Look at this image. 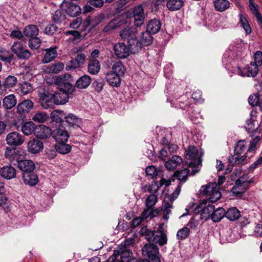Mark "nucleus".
Masks as SVG:
<instances>
[{
  "label": "nucleus",
  "instance_id": "obj_1",
  "mask_svg": "<svg viewBox=\"0 0 262 262\" xmlns=\"http://www.w3.org/2000/svg\"><path fill=\"white\" fill-rule=\"evenodd\" d=\"M214 210V206L212 204H207V202L204 201L198 205L194 210L195 214H200V218L206 220L210 217L211 218L212 211Z\"/></svg>",
  "mask_w": 262,
  "mask_h": 262
},
{
  "label": "nucleus",
  "instance_id": "obj_2",
  "mask_svg": "<svg viewBox=\"0 0 262 262\" xmlns=\"http://www.w3.org/2000/svg\"><path fill=\"white\" fill-rule=\"evenodd\" d=\"M143 254L148 257L151 262H161L159 248L154 244H146L142 249Z\"/></svg>",
  "mask_w": 262,
  "mask_h": 262
},
{
  "label": "nucleus",
  "instance_id": "obj_3",
  "mask_svg": "<svg viewBox=\"0 0 262 262\" xmlns=\"http://www.w3.org/2000/svg\"><path fill=\"white\" fill-rule=\"evenodd\" d=\"M11 50L20 60H27L32 55V53L19 41L14 42L11 47Z\"/></svg>",
  "mask_w": 262,
  "mask_h": 262
},
{
  "label": "nucleus",
  "instance_id": "obj_4",
  "mask_svg": "<svg viewBox=\"0 0 262 262\" xmlns=\"http://www.w3.org/2000/svg\"><path fill=\"white\" fill-rule=\"evenodd\" d=\"M61 8L66 11V13L71 17H76L81 12V7L72 0H64L61 4Z\"/></svg>",
  "mask_w": 262,
  "mask_h": 262
},
{
  "label": "nucleus",
  "instance_id": "obj_5",
  "mask_svg": "<svg viewBox=\"0 0 262 262\" xmlns=\"http://www.w3.org/2000/svg\"><path fill=\"white\" fill-rule=\"evenodd\" d=\"M185 156L187 159L191 161L189 164V166L190 167H196L202 163L198 149L194 146H189L185 150Z\"/></svg>",
  "mask_w": 262,
  "mask_h": 262
},
{
  "label": "nucleus",
  "instance_id": "obj_6",
  "mask_svg": "<svg viewBox=\"0 0 262 262\" xmlns=\"http://www.w3.org/2000/svg\"><path fill=\"white\" fill-rule=\"evenodd\" d=\"M5 140L10 146H19L24 143L25 138L17 132L13 131L7 135Z\"/></svg>",
  "mask_w": 262,
  "mask_h": 262
},
{
  "label": "nucleus",
  "instance_id": "obj_7",
  "mask_svg": "<svg viewBox=\"0 0 262 262\" xmlns=\"http://www.w3.org/2000/svg\"><path fill=\"white\" fill-rule=\"evenodd\" d=\"M27 147L28 152L35 154L40 152L43 149V144L37 138H33L28 141Z\"/></svg>",
  "mask_w": 262,
  "mask_h": 262
},
{
  "label": "nucleus",
  "instance_id": "obj_8",
  "mask_svg": "<svg viewBox=\"0 0 262 262\" xmlns=\"http://www.w3.org/2000/svg\"><path fill=\"white\" fill-rule=\"evenodd\" d=\"M113 50L115 55L120 59L127 58L130 54L129 49L124 42H118L114 46Z\"/></svg>",
  "mask_w": 262,
  "mask_h": 262
},
{
  "label": "nucleus",
  "instance_id": "obj_9",
  "mask_svg": "<svg viewBox=\"0 0 262 262\" xmlns=\"http://www.w3.org/2000/svg\"><path fill=\"white\" fill-rule=\"evenodd\" d=\"M134 24L136 27H140L144 24L145 14L142 5L135 7L133 11Z\"/></svg>",
  "mask_w": 262,
  "mask_h": 262
},
{
  "label": "nucleus",
  "instance_id": "obj_10",
  "mask_svg": "<svg viewBox=\"0 0 262 262\" xmlns=\"http://www.w3.org/2000/svg\"><path fill=\"white\" fill-rule=\"evenodd\" d=\"M20 151L15 147H8L5 149V156L9 160L11 164L15 165V162L18 163L20 161Z\"/></svg>",
  "mask_w": 262,
  "mask_h": 262
},
{
  "label": "nucleus",
  "instance_id": "obj_11",
  "mask_svg": "<svg viewBox=\"0 0 262 262\" xmlns=\"http://www.w3.org/2000/svg\"><path fill=\"white\" fill-rule=\"evenodd\" d=\"M85 55L84 53L78 54L72 58L66 66L67 70L75 69L81 67L84 63Z\"/></svg>",
  "mask_w": 262,
  "mask_h": 262
},
{
  "label": "nucleus",
  "instance_id": "obj_12",
  "mask_svg": "<svg viewBox=\"0 0 262 262\" xmlns=\"http://www.w3.org/2000/svg\"><path fill=\"white\" fill-rule=\"evenodd\" d=\"M258 72V66L251 62L247 67L242 70L240 68H237L238 74L242 76L255 77Z\"/></svg>",
  "mask_w": 262,
  "mask_h": 262
},
{
  "label": "nucleus",
  "instance_id": "obj_13",
  "mask_svg": "<svg viewBox=\"0 0 262 262\" xmlns=\"http://www.w3.org/2000/svg\"><path fill=\"white\" fill-rule=\"evenodd\" d=\"M51 129L45 125H39L36 126L35 135L37 138L46 139L52 136Z\"/></svg>",
  "mask_w": 262,
  "mask_h": 262
},
{
  "label": "nucleus",
  "instance_id": "obj_14",
  "mask_svg": "<svg viewBox=\"0 0 262 262\" xmlns=\"http://www.w3.org/2000/svg\"><path fill=\"white\" fill-rule=\"evenodd\" d=\"M69 136L67 131L60 128H56L52 133V137L57 143L67 142Z\"/></svg>",
  "mask_w": 262,
  "mask_h": 262
},
{
  "label": "nucleus",
  "instance_id": "obj_15",
  "mask_svg": "<svg viewBox=\"0 0 262 262\" xmlns=\"http://www.w3.org/2000/svg\"><path fill=\"white\" fill-rule=\"evenodd\" d=\"M18 168L23 173L33 172L35 169V164L32 160H20L17 163Z\"/></svg>",
  "mask_w": 262,
  "mask_h": 262
},
{
  "label": "nucleus",
  "instance_id": "obj_16",
  "mask_svg": "<svg viewBox=\"0 0 262 262\" xmlns=\"http://www.w3.org/2000/svg\"><path fill=\"white\" fill-rule=\"evenodd\" d=\"M137 31L136 29L133 27H128L122 30L120 32V36L121 39L127 42L132 39H134L137 36Z\"/></svg>",
  "mask_w": 262,
  "mask_h": 262
},
{
  "label": "nucleus",
  "instance_id": "obj_17",
  "mask_svg": "<svg viewBox=\"0 0 262 262\" xmlns=\"http://www.w3.org/2000/svg\"><path fill=\"white\" fill-rule=\"evenodd\" d=\"M114 254L118 255V257L121 258L124 262L128 261L132 255V251L130 248H126L125 247L118 246L116 250H114Z\"/></svg>",
  "mask_w": 262,
  "mask_h": 262
},
{
  "label": "nucleus",
  "instance_id": "obj_18",
  "mask_svg": "<svg viewBox=\"0 0 262 262\" xmlns=\"http://www.w3.org/2000/svg\"><path fill=\"white\" fill-rule=\"evenodd\" d=\"M52 96V94L48 92L40 94V102L43 107L46 108L53 107V104L55 103Z\"/></svg>",
  "mask_w": 262,
  "mask_h": 262
},
{
  "label": "nucleus",
  "instance_id": "obj_19",
  "mask_svg": "<svg viewBox=\"0 0 262 262\" xmlns=\"http://www.w3.org/2000/svg\"><path fill=\"white\" fill-rule=\"evenodd\" d=\"M52 98L54 100L55 104H64L67 102L69 99V95L68 93L63 92L61 90L52 94Z\"/></svg>",
  "mask_w": 262,
  "mask_h": 262
},
{
  "label": "nucleus",
  "instance_id": "obj_20",
  "mask_svg": "<svg viewBox=\"0 0 262 262\" xmlns=\"http://www.w3.org/2000/svg\"><path fill=\"white\" fill-rule=\"evenodd\" d=\"M161 21L156 18L149 20L146 25V30L151 33L155 34L159 32L161 28Z\"/></svg>",
  "mask_w": 262,
  "mask_h": 262
},
{
  "label": "nucleus",
  "instance_id": "obj_21",
  "mask_svg": "<svg viewBox=\"0 0 262 262\" xmlns=\"http://www.w3.org/2000/svg\"><path fill=\"white\" fill-rule=\"evenodd\" d=\"M33 103L30 100H25L19 103L17 106V112L20 114L29 113L33 108Z\"/></svg>",
  "mask_w": 262,
  "mask_h": 262
},
{
  "label": "nucleus",
  "instance_id": "obj_22",
  "mask_svg": "<svg viewBox=\"0 0 262 262\" xmlns=\"http://www.w3.org/2000/svg\"><path fill=\"white\" fill-rule=\"evenodd\" d=\"M22 177L24 183L31 186H35L38 182V177L33 171L23 173Z\"/></svg>",
  "mask_w": 262,
  "mask_h": 262
},
{
  "label": "nucleus",
  "instance_id": "obj_23",
  "mask_svg": "<svg viewBox=\"0 0 262 262\" xmlns=\"http://www.w3.org/2000/svg\"><path fill=\"white\" fill-rule=\"evenodd\" d=\"M16 171L12 166H4L0 169V176L7 180L12 179L16 177Z\"/></svg>",
  "mask_w": 262,
  "mask_h": 262
},
{
  "label": "nucleus",
  "instance_id": "obj_24",
  "mask_svg": "<svg viewBox=\"0 0 262 262\" xmlns=\"http://www.w3.org/2000/svg\"><path fill=\"white\" fill-rule=\"evenodd\" d=\"M92 82L91 77L87 75L80 77L76 81L75 86L79 89L87 88Z\"/></svg>",
  "mask_w": 262,
  "mask_h": 262
},
{
  "label": "nucleus",
  "instance_id": "obj_25",
  "mask_svg": "<svg viewBox=\"0 0 262 262\" xmlns=\"http://www.w3.org/2000/svg\"><path fill=\"white\" fill-rule=\"evenodd\" d=\"M46 52L44 57L42 59V61L44 63H49L53 60L57 56L56 47H51L50 48L45 49Z\"/></svg>",
  "mask_w": 262,
  "mask_h": 262
},
{
  "label": "nucleus",
  "instance_id": "obj_26",
  "mask_svg": "<svg viewBox=\"0 0 262 262\" xmlns=\"http://www.w3.org/2000/svg\"><path fill=\"white\" fill-rule=\"evenodd\" d=\"M166 8L170 11L180 10L184 5L183 0H166Z\"/></svg>",
  "mask_w": 262,
  "mask_h": 262
},
{
  "label": "nucleus",
  "instance_id": "obj_27",
  "mask_svg": "<svg viewBox=\"0 0 262 262\" xmlns=\"http://www.w3.org/2000/svg\"><path fill=\"white\" fill-rule=\"evenodd\" d=\"M182 161V158L181 157L174 155L170 160L165 162V165L167 170H172L181 164Z\"/></svg>",
  "mask_w": 262,
  "mask_h": 262
},
{
  "label": "nucleus",
  "instance_id": "obj_28",
  "mask_svg": "<svg viewBox=\"0 0 262 262\" xmlns=\"http://www.w3.org/2000/svg\"><path fill=\"white\" fill-rule=\"evenodd\" d=\"M256 113L255 111H251V117L247 121V125L246 126V129L249 133H254L256 132L258 129V126H255V123L256 121Z\"/></svg>",
  "mask_w": 262,
  "mask_h": 262
},
{
  "label": "nucleus",
  "instance_id": "obj_29",
  "mask_svg": "<svg viewBox=\"0 0 262 262\" xmlns=\"http://www.w3.org/2000/svg\"><path fill=\"white\" fill-rule=\"evenodd\" d=\"M248 188L249 186L235 182V185L232 188L231 192L234 196L241 197Z\"/></svg>",
  "mask_w": 262,
  "mask_h": 262
},
{
  "label": "nucleus",
  "instance_id": "obj_30",
  "mask_svg": "<svg viewBox=\"0 0 262 262\" xmlns=\"http://www.w3.org/2000/svg\"><path fill=\"white\" fill-rule=\"evenodd\" d=\"M127 48L129 49V52L132 54L138 53L142 48V45L137 36L134 39H132L127 42Z\"/></svg>",
  "mask_w": 262,
  "mask_h": 262
},
{
  "label": "nucleus",
  "instance_id": "obj_31",
  "mask_svg": "<svg viewBox=\"0 0 262 262\" xmlns=\"http://www.w3.org/2000/svg\"><path fill=\"white\" fill-rule=\"evenodd\" d=\"M36 126L32 121L25 122L21 125V130L26 136H29L33 133L35 134Z\"/></svg>",
  "mask_w": 262,
  "mask_h": 262
},
{
  "label": "nucleus",
  "instance_id": "obj_32",
  "mask_svg": "<svg viewBox=\"0 0 262 262\" xmlns=\"http://www.w3.org/2000/svg\"><path fill=\"white\" fill-rule=\"evenodd\" d=\"M164 184L168 186L170 184V182L163 178L161 179L159 184L158 182L155 181L152 182L148 187V191L151 193V194H156L160 188Z\"/></svg>",
  "mask_w": 262,
  "mask_h": 262
},
{
  "label": "nucleus",
  "instance_id": "obj_33",
  "mask_svg": "<svg viewBox=\"0 0 262 262\" xmlns=\"http://www.w3.org/2000/svg\"><path fill=\"white\" fill-rule=\"evenodd\" d=\"M123 23L124 21L118 20L117 19H113L103 28V32L104 33L110 32L114 30L122 27Z\"/></svg>",
  "mask_w": 262,
  "mask_h": 262
},
{
  "label": "nucleus",
  "instance_id": "obj_34",
  "mask_svg": "<svg viewBox=\"0 0 262 262\" xmlns=\"http://www.w3.org/2000/svg\"><path fill=\"white\" fill-rule=\"evenodd\" d=\"M39 30L36 26L29 25L26 26L24 30V35L29 38L36 37L38 34Z\"/></svg>",
  "mask_w": 262,
  "mask_h": 262
},
{
  "label": "nucleus",
  "instance_id": "obj_35",
  "mask_svg": "<svg viewBox=\"0 0 262 262\" xmlns=\"http://www.w3.org/2000/svg\"><path fill=\"white\" fill-rule=\"evenodd\" d=\"M106 81L113 86L118 87L120 85L121 79L120 76L111 72L106 74Z\"/></svg>",
  "mask_w": 262,
  "mask_h": 262
},
{
  "label": "nucleus",
  "instance_id": "obj_36",
  "mask_svg": "<svg viewBox=\"0 0 262 262\" xmlns=\"http://www.w3.org/2000/svg\"><path fill=\"white\" fill-rule=\"evenodd\" d=\"M3 106L7 110L12 108L16 104V99L13 94L6 96L3 100Z\"/></svg>",
  "mask_w": 262,
  "mask_h": 262
},
{
  "label": "nucleus",
  "instance_id": "obj_37",
  "mask_svg": "<svg viewBox=\"0 0 262 262\" xmlns=\"http://www.w3.org/2000/svg\"><path fill=\"white\" fill-rule=\"evenodd\" d=\"M225 216L231 221H236L241 216V212L236 207H231L225 211Z\"/></svg>",
  "mask_w": 262,
  "mask_h": 262
},
{
  "label": "nucleus",
  "instance_id": "obj_38",
  "mask_svg": "<svg viewBox=\"0 0 262 262\" xmlns=\"http://www.w3.org/2000/svg\"><path fill=\"white\" fill-rule=\"evenodd\" d=\"M152 34V33L147 30L141 33L139 40L142 46H148L152 43L153 41Z\"/></svg>",
  "mask_w": 262,
  "mask_h": 262
},
{
  "label": "nucleus",
  "instance_id": "obj_39",
  "mask_svg": "<svg viewBox=\"0 0 262 262\" xmlns=\"http://www.w3.org/2000/svg\"><path fill=\"white\" fill-rule=\"evenodd\" d=\"M52 20L56 24H61L66 19V12L61 9H59L54 12L52 16Z\"/></svg>",
  "mask_w": 262,
  "mask_h": 262
},
{
  "label": "nucleus",
  "instance_id": "obj_40",
  "mask_svg": "<svg viewBox=\"0 0 262 262\" xmlns=\"http://www.w3.org/2000/svg\"><path fill=\"white\" fill-rule=\"evenodd\" d=\"M88 72L93 75L98 73L100 69V64L97 59H91L90 60L88 67Z\"/></svg>",
  "mask_w": 262,
  "mask_h": 262
},
{
  "label": "nucleus",
  "instance_id": "obj_41",
  "mask_svg": "<svg viewBox=\"0 0 262 262\" xmlns=\"http://www.w3.org/2000/svg\"><path fill=\"white\" fill-rule=\"evenodd\" d=\"M230 4L228 0H215L214 1L215 9L220 12H223L228 9Z\"/></svg>",
  "mask_w": 262,
  "mask_h": 262
},
{
  "label": "nucleus",
  "instance_id": "obj_42",
  "mask_svg": "<svg viewBox=\"0 0 262 262\" xmlns=\"http://www.w3.org/2000/svg\"><path fill=\"white\" fill-rule=\"evenodd\" d=\"M224 216H225V210L222 207H219L212 211L211 220L214 222L220 221Z\"/></svg>",
  "mask_w": 262,
  "mask_h": 262
},
{
  "label": "nucleus",
  "instance_id": "obj_43",
  "mask_svg": "<svg viewBox=\"0 0 262 262\" xmlns=\"http://www.w3.org/2000/svg\"><path fill=\"white\" fill-rule=\"evenodd\" d=\"M125 71V68L121 61H118L113 64L112 67V72L121 77L124 76Z\"/></svg>",
  "mask_w": 262,
  "mask_h": 262
},
{
  "label": "nucleus",
  "instance_id": "obj_44",
  "mask_svg": "<svg viewBox=\"0 0 262 262\" xmlns=\"http://www.w3.org/2000/svg\"><path fill=\"white\" fill-rule=\"evenodd\" d=\"M66 142L57 143L55 145V148L57 151L63 155L68 154L71 150V146L70 145L66 144Z\"/></svg>",
  "mask_w": 262,
  "mask_h": 262
},
{
  "label": "nucleus",
  "instance_id": "obj_45",
  "mask_svg": "<svg viewBox=\"0 0 262 262\" xmlns=\"http://www.w3.org/2000/svg\"><path fill=\"white\" fill-rule=\"evenodd\" d=\"M167 237L166 233L156 232L155 234L153 242L160 246H163L167 243Z\"/></svg>",
  "mask_w": 262,
  "mask_h": 262
},
{
  "label": "nucleus",
  "instance_id": "obj_46",
  "mask_svg": "<svg viewBox=\"0 0 262 262\" xmlns=\"http://www.w3.org/2000/svg\"><path fill=\"white\" fill-rule=\"evenodd\" d=\"M156 233V231L151 230L147 227L142 228L140 230V234L144 236L148 241L153 242L154 236Z\"/></svg>",
  "mask_w": 262,
  "mask_h": 262
},
{
  "label": "nucleus",
  "instance_id": "obj_47",
  "mask_svg": "<svg viewBox=\"0 0 262 262\" xmlns=\"http://www.w3.org/2000/svg\"><path fill=\"white\" fill-rule=\"evenodd\" d=\"M64 118L66 122L72 126H79V124L81 123L80 119L73 114H69L68 115L64 116Z\"/></svg>",
  "mask_w": 262,
  "mask_h": 262
},
{
  "label": "nucleus",
  "instance_id": "obj_48",
  "mask_svg": "<svg viewBox=\"0 0 262 262\" xmlns=\"http://www.w3.org/2000/svg\"><path fill=\"white\" fill-rule=\"evenodd\" d=\"M189 172L187 168H184L181 170H177L174 173V176L179 181L184 183L187 180Z\"/></svg>",
  "mask_w": 262,
  "mask_h": 262
},
{
  "label": "nucleus",
  "instance_id": "obj_49",
  "mask_svg": "<svg viewBox=\"0 0 262 262\" xmlns=\"http://www.w3.org/2000/svg\"><path fill=\"white\" fill-rule=\"evenodd\" d=\"M158 202V196L156 194H151L147 196L145 204L147 208H153Z\"/></svg>",
  "mask_w": 262,
  "mask_h": 262
},
{
  "label": "nucleus",
  "instance_id": "obj_50",
  "mask_svg": "<svg viewBox=\"0 0 262 262\" xmlns=\"http://www.w3.org/2000/svg\"><path fill=\"white\" fill-rule=\"evenodd\" d=\"M17 82V78L14 76L9 75L8 76L3 84L5 88H10L16 85Z\"/></svg>",
  "mask_w": 262,
  "mask_h": 262
},
{
  "label": "nucleus",
  "instance_id": "obj_51",
  "mask_svg": "<svg viewBox=\"0 0 262 262\" xmlns=\"http://www.w3.org/2000/svg\"><path fill=\"white\" fill-rule=\"evenodd\" d=\"M64 115V112L62 110H56L53 111L51 114V117L53 121L57 122L63 121L62 117Z\"/></svg>",
  "mask_w": 262,
  "mask_h": 262
},
{
  "label": "nucleus",
  "instance_id": "obj_52",
  "mask_svg": "<svg viewBox=\"0 0 262 262\" xmlns=\"http://www.w3.org/2000/svg\"><path fill=\"white\" fill-rule=\"evenodd\" d=\"M190 232V229L187 227H184L178 230L177 237L178 239L184 240L189 236Z\"/></svg>",
  "mask_w": 262,
  "mask_h": 262
},
{
  "label": "nucleus",
  "instance_id": "obj_53",
  "mask_svg": "<svg viewBox=\"0 0 262 262\" xmlns=\"http://www.w3.org/2000/svg\"><path fill=\"white\" fill-rule=\"evenodd\" d=\"M49 118L48 115L42 112L36 113L32 117V120L37 122H43Z\"/></svg>",
  "mask_w": 262,
  "mask_h": 262
},
{
  "label": "nucleus",
  "instance_id": "obj_54",
  "mask_svg": "<svg viewBox=\"0 0 262 262\" xmlns=\"http://www.w3.org/2000/svg\"><path fill=\"white\" fill-rule=\"evenodd\" d=\"M246 143L244 140H240L235 144L234 153L235 155H239L246 150Z\"/></svg>",
  "mask_w": 262,
  "mask_h": 262
},
{
  "label": "nucleus",
  "instance_id": "obj_55",
  "mask_svg": "<svg viewBox=\"0 0 262 262\" xmlns=\"http://www.w3.org/2000/svg\"><path fill=\"white\" fill-rule=\"evenodd\" d=\"M242 27L245 31L246 34H249L251 32V28L246 17L242 14L239 15Z\"/></svg>",
  "mask_w": 262,
  "mask_h": 262
},
{
  "label": "nucleus",
  "instance_id": "obj_56",
  "mask_svg": "<svg viewBox=\"0 0 262 262\" xmlns=\"http://www.w3.org/2000/svg\"><path fill=\"white\" fill-rule=\"evenodd\" d=\"M217 187L216 182L210 184L208 185L203 186L201 187V190L203 195H210L213 189Z\"/></svg>",
  "mask_w": 262,
  "mask_h": 262
},
{
  "label": "nucleus",
  "instance_id": "obj_57",
  "mask_svg": "<svg viewBox=\"0 0 262 262\" xmlns=\"http://www.w3.org/2000/svg\"><path fill=\"white\" fill-rule=\"evenodd\" d=\"M221 193L220 191H219L218 188H217L216 187H215V188L213 189V191L211 192L208 200L210 202L214 203L218 201L221 198Z\"/></svg>",
  "mask_w": 262,
  "mask_h": 262
},
{
  "label": "nucleus",
  "instance_id": "obj_58",
  "mask_svg": "<svg viewBox=\"0 0 262 262\" xmlns=\"http://www.w3.org/2000/svg\"><path fill=\"white\" fill-rule=\"evenodd\" d=\"M75 88V85L74 86L71 83L66 81L63 85L60 88L59 90L63 91V92L68 93V95H69L70 94H72L74 91Z\"/></svg>",
  "mask_w": 262,
  "mask_h": 262
},
{
  "label": "nucleus",
  "instance_id": "obj_59",
  "mask_svg": "<svg viewBox=\"0 0 262 262\" xmlns=\"http://www.w3.org/2000/svg\"><path fill=\"white\" fill-rule=\"evenodd\" d=\"M41 40L36 37L29 39L28 45L32 49H37L40 46Z\"/></svg>",
  "mask_w": 262,
  "mask_h": 262
},
{
  "label": "nucleus",
  "instance_id": "obj_60",
  "mask_svg": "<svg viewBox=\"0 0 262 262\" xmlns=\"http://www.w3.org/2000/svg\"><path fill=\"white\" fill-rule=\"evenodd\" d=\"M247 158V156L245 155L239 157L238 155H237L236 157H234L233 156H230L228 159L229 162L230 164L233 165L235 164H239L244 161Z\"/></svg>",
  "mask_w": 262,
  "mask_h": 262
},
{
  "label": "nucleus",
  "instance_id": "obj_61",
  "mask_svg": "<svg viewBox=\"0 0 262 262\" xmlns=\"http://www.w3.org/2000/svg\"><path fill=\"white\" fill-rule=\"evenodd\" d=\"M70 77L71 75L69 74L59 76L56 78L54 82L56 85L61 88L66 81H67L68 78H70Z\"/></svg>",
  "mask_w": 262,
  "mask_h": 262
},
{
  "label": "nucleus",
  "instance_id": "obj_62",
  "mask_svg": "<svg viewBox=\"0 0 262 262\" xmlns=\"http://www.w3.org/2000/svg\"><path fill=\"white\" fill-rule=\"evenodd\" d=\"M164 2V0H152L150 6L151 11L152 12L159 11Z\"/></svg>",
  "mask_w": 262,
  "mask_h": 262
},
{
  "label": "nucleus",
  "instance_id": "obj_63",
  "mask_svg": "<svg viewBox=\"0 0 262 262\" xmlns=\"http://www.w3.org/2000/svg\"><path fill=\"white\" fill-rule=\"evenodd\" d=\"M33 89L31 83L25 82L22 83L20 86V90L21 94L23 95H26L28 94Z\"/></svg>",
  "mask_w": 262,
  "mask_h": 262
},
{
  "label": "nucleus",
  "instance_id": "obj_64",
  "mask_svg": "<svg viewBox=\"0 0 262 262\" xmlns=\"http://www.w3.org/2000/svg\"><path fill=\"white\" fill-rule=\"evenodd\" d=\"M248 174L247 173H244L242 176L240 177L236 181V182H238V183H239L241 184H244L249 186V184L253 183V181H252L251 179L248 180Z\"/></svg>",
  "mask_w": 262,
  "mask_h": 262
}]
</instances>
